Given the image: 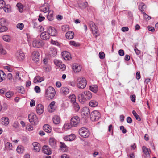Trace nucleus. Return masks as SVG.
Instances as JSON below:
<instances>
[{
  "label": "nucleus",
  "mask_w": 158,
  "mask_h": 158,
  "mask_svg": "<svg viewBox=\"0 0 158 158\" xmlns=\"http://www.w3.org/2000/svg\"><path fill=\"white\" fill-rule=\"evenodd\" d=\"M143 17L146 20H149L151 19V17L149 16L146 13L143 12Z\"/></svg>",
  "instance_id": "052dcab7"
},
{
  "label": "nucleus",
  "mask_w": 158,
  "mask_h": 158,
  "mask_svg": "<svg viewBox=\"0 0 158 158\" xmlns=\"http://www.w3.org/2000/svg\"><path fill=\"white\" fill-rule=\"evenodd\" d=\"M40 37L43 40H47L49 39L50 36L48 32L44 31L41 33Z\"/></svg>",
  "instance_id": "2eb2a0df"
},
{
  "label": "nucleus",
  "mask_w": 158,
  "mask_h": 158,
  "mask_svg": "<svg viewBox=\"0 0 158 158\" xmlns=\"http://www.w3.org/2000/svg\"><path fill=\"white\" fill-rule=\"evenodd\" d=\"M28 119L30 122L32 124L36 125L39 121L36 115L34 113H31L29 114Z\"/></svg>",
  "instance_id": "0eeeda50"
},
{
  "label": "nucleus",
  "mask_w": 158,
  "mask_h": 158,
  "mask_svg": "<svg viewBox=\"0 0 158 158\" xmlns=\"http://www.w3.org/2000/svg\"><path fill=\"white\" fill-rule=\"evenodd\" d=\"M98 102L96 100H91L89 103V105L91 107H95L98 105Z\"/></svg>",
  "instance_id": "c85d7f7f"
},
{
  "label": "nucleus",
  "mask_w": 158,
  "mask_h": 158,
  "mask_svg": "<svg viewBox=\"0 0 158 158\" xmlns=\"http://www.w3.org/2000/svg\"><path fill=\"white\" fill-rule=\"evenodd\" d=\"M62 31L65 32L69 30V26L67 25H64L62 26L61 27Z\"/></svg>",
  "instance_id": "a18cd8bd"
},
{
  "label": "nucleus",
  "mask_w": 158,
  "mask_h": 158,
  "mask_svg": "<svg viewBox=\"0 0 158 158\" xmlns=\"http://www.w3.org/2000/svg\"><path fill=\"white\" fill-rule=\"evenodd\" d=\"M16 6L18 8L19 11L20 12L22 13L23 12V6L21 3H17Z\"/></svg>",
  "instance_id": "72a5a7b5"
},
{
  "label": "nucleus",
  "mask_w": 158,
  "mask_h": 158,
  "mask_svg": "<svg viewBox=\"0 0 158 158\" xmlns=\"http://www.w3.org/2000/svg\"><path fill=\"white\" fill-rule=\"evenodd\" d=\"M43 153L47 155H50L51 153L50 148L47 146H44L42 148Z\"/></svg>",
  "instance_id": "aec40b11"
},
{
  "label": "nucleus",
  "mask_w": 158,
  "mask_h": 158,
  "mask_svg": "<svg viewBox=\"0 0 158 158\" xmlns=\"http://www.w3.org/2000/svg\"><path fill=\"white\" fill-rule=\"evenodd\" d=\"M48 19L50 21H52L53 19L52 12L50 11L48 13V15L47 16Z\"/></svg>",
  "instance_id": "4c0bfd02"
},
{
  "label": "nucleus",
  "mask_w": 158,
  "mask_h": 158,
  "mask_svg": "<svg viewBox=\"0 0 158 158\" xmlns=\"http://www.w3.org/2000/svg\"><path fill=\"white\" fill-rule=\"evenodd\" d=\"M36 112L39 114H41L43 113L44 107L41 104L37 105L36 107Z\"/></svg>",
  "instance_id": "4468645a"
},
{
  "label": "nucleus",
  "mask_w": 158,
  "mask_h": 158,
  "mask_svg": "<svg viewBox=\"0 0 158 158\" xmlns=\"http://www.w3.org/2000/svg\"><path fill=\"white\" fill-rule=\"evenodd\" d=\"M44 77H40L39 76H36L34 78L33 82L34 83L40 82L44 80Z\"/></svg>",
  "instance_id": "b1692460"
},
{
  "label": "nucleus",
  "mask_w": 158,
  "mask_h": 158,
  "mask_svg": "<svg viewBox=\"0 0 158 158\" xmlns=\"http://www.w3.org/2000/svg\"><path fill=\"white\" fill-rule=\"evenodd\" d=\"M6 74L5 73L1 70H0V82L2 81L3 80L5 79V77H6Z\"/></svg>",
  "instance_id": "473e14b6"
},
{
  "label": "nucleus",
  "mask_w": 158,
  "mask_h": 158,
  "mask_svg": "<svg viewBox=\"0 0 158 158\" xmlns=\"http://www.w3.org/2000/svg\"><path fill=\"white\" fill-rule=\"evenodd\" d=\"M72 127L70 124V123H67L65 124L64 125V127L66 129H69Z\"/></svg>",
  "instance_id": "6e6d98bb"
},
{
  "label": "nucleus",
  "mask_w": 158,
  "mask_h": 158,
  "mask_svg": "<svg viewBox=\"0 0 158 158\" xmlns=\"http://www.w3.org/2000/svg\"><path fill=\"white\" fill-rule=\"evenodd\" d=\"M50 55L52 56H54L56 54V50L53 48H51L49 52Z\"/></svg>",
  "instance_id": "7c9ffc66"
},
{
  "label": "nucleus",
  "mask_w": 158,
  "mask_h": 158,
  "mask_svg": "<svg viewBox=\"0 0 158 158\" xmlns=\"http://www.w3.org/2000/svg\"><path fill=\"white\" fill-rule=\"evenodd\" d=\"M40 10L41 12L45 13L48 12L49 10V5L47 3H44L40 8Z\"/></svg>",
  "instance_id": "9b49d317"
},
{
  "label": "nucleus",
  "mask_w": 158,
  "mask_h": 158,
  "mask_svg": "<svg viewBox=\"0 0 158 158\" xmlns=\"http://www.w3.org/2000/svg\"><path fill=\"white\" fill-rule=\"evenodd\" d=\"M66 37L69 40L73 39L74 37V33L70 31H68L66 34Z\"/></svg>",
  "instance_id": "5701e85b"
},
{
  "label": "nucleus",
  "mask_w": 158,
  "mask_h": 158,
  "mask_svg": "<svg viewBox=\"0 0 158 158\" xmlns=\"http://www.w3.org/2000/svg\"><path fill=\"white\" fill-rule=\"evenodd\" d=\"M2 39L4 41L7 42H9L11 40V37L9 35H4L2 37Z\"/></svg>",
  "instance_id": "58836bf2"
},
{
  "label": "nucleus",
  "mask_w": 158,
  "mask_h": 158,
  "mask_svg": "<svg viewBox=\"0 0 158 158\" xmlns=\"http://www.w3.org/2000/svg\"><path fill=\"white\" fill-rule=\"evenodd\" d=\"M69 44L71 45L75 46H77L79 45V44L78 43H76L74 41H70L69 42Z\"/></svg>",
  "instance_id": "09e8293b"
},
{
  "label": "nucleus",
  "mask_w": 158,
  "mask_h": 158,
  "mask_svg": "<svg viewBox=\"0 0 158 158\" xmlns=\"http://www.w3.org/2000/svg\"><path fill=\"white\" fill-rule=\"evenodd\" d=\"M50 145L53 148H55L56 147L57 141L54 138H50L49 140Z\"/></svg>",
  "instance_id": "f3484780"
},
{
  "label": "nucleus",
  "mask_w": 158,
  "mask_h": 158,
  "mask_svg": "<svg viewBox=\"0 0 158 158\" xmlns=\"http://www.w3.org/2000/svg\"><path fill=\"white\" fill-rule=\"evenodd\" d=\"M99 57L101 59H103L105 57V54L104 52H101L99 53Z\"/></svg>",
  "instance_id": "5fc2aeb1"
},
{
  "label": "nucleus",
  "mask_w": 158,
  "mask_h": 158,
  "mask_svg": "<svg viewBox=\"0 0 158 158\" xmlns=\"http://www.w3.org/2000/svg\"><path fill=\"white\" fill-rule=\"evenodd\" d=\"M90 114V110L89 108L86 107H84L82 111V114L88 117Z\"/></svg>",
  "instance_id": "6ab92c4d"
},
{
  "label": "nucleus",
  "mask_w": 158,
  "mask_h": 158,
  "mask_svg": "<svg viewBox=\"0 0 158 158\" xmlns=\"http://www.w3.org/2000/svg\"><path fill=\"white\" fill-rule=\"evenodd\" d=\"M26 130L29 131H32L33 130V127L30 125H27L26 127Z\"/></svg>",
  "instance_id": "4d7b16f0"
},
{
  "label": "nucleus",
  "mask_w": 158,
  "mask_h": 158,
  "mask_svg": "<svg viewBox=\"0 0 158 158\" xmlns=\"http://www.w3.org/2000/svg\"><path fill=\"white\" fill-rule=\"evenodd\" d=\"M75 135L74 134H72L68 136H65L64 139L65 141H71L74 140L75 138Z\"/></svg>",
  "instance_id": "412c9836"
},
{
  "label": "nucleus",
  "mask_w": 158,
  "mask_h": 158,
  "mask_svg": "<svg viewBox=\"0 0 158 158\" xmlns=\"http://www.w3.org/2000/svg\"><path fill=\"white\" fill-rule=\"evenodd\" d=\"M118 53L121 56H123L124 55V52L123 50L120 49L118 51Z\"/></svg>",
  "instance_id": "774afa93"
},
{
  "label": "nucleus",
  "mask_w": 158,
  "mask_h": 158,
  "mask_svg": "<svg viewBox=\"0 0 158 158\" xmlns=\"http://www.w3.org/2000/svg\"><path fill=\"white\" fill-rule=\"evenodd\" d=\"M62 55L63 58L65 60H69L71 58L69 53L66 51L62 52Z\"/></svg>",
  "instance_id": "dca6fc26"
},
{
  "label": "nucleus",
  "mask_w": 158,
  "mask_h": 158,
  "mask_svg": "<svg viewBox=\"0 0 158 158\" xmlns=\"http://www.w3.org/2000/svg\"><path fill=\"white\" fill-rule=\"evenodd\" d=\"M39 57V54L38 52L37 51H34L32 53L33 57Z\"/></svg>",
  "instance_id": "3c124183"
},
{
  "label": "nucleus",
  "mask_w": 158,
  "mask_h": 158,
  "mask_svg": "<svg viewBox=\"0 0 158 158\" xmlns=\"http://www.w3.org/2000/svg\"><path fill=\"white\" fill-rule=\"evenodd\" d=\"M56 94L55 90L52 87H49L45 90V96L49 99L53 98Z\"/></svg>",
  "instance_id": "f03ea898"
},
{
  "label": "nucleus",
  "mask_w": 158,
  "mask_h": 158,
  "mask_svg": "<svg viewBox=\"0 0 158 158\" xmlns=\"http://www.w3.org/2000/svg\"><path fill=\"white\" fill-rule=\"evenodd\" d=\"M16 58L17 60L19 61H22L25 58L24 53L21 51H18L15 54Z\"/></svg>",
  "instance_id": "9d476101"
},
{
  "label": "nucleus",
  "mask_w": 158,
  "mask_h": 158,
  "mask_svg": "<svg viewBox=\"0 0 158 158\" xmlns=\"http://www.w3.org/2000/svg\"><path fill=\"white\" fill-rule=\"evenodd\" d=\"M24 150V148L21 145H19L18 146L17 148V151L19 153H23Z\"/></svg>",
  "instance_id": "a19ab883"
},
{
  "label": "nucleus",
  "mask_w": 158,
  "mask_h": 158,
  "mask_svg": "<svg viewBox=\"0 0 158 158\" xmlns=\"http://www.w3.org/2000/svg\"><path fill=\"white\" fill-rule=\"evenodd\" d=\"M79 133L81 136L84 138L88 137L90 135L89 131L85 127H82L79 129Z\"/></svg>",
  "instance_id": "423d86ee"
},
{
  "label": "nucleus",
  "mask_w": 158,
  "mask_h": 158,
  "mask_svg": "<svg viewBox=\"0 0 158 158\" xmlns=\"http://www.w3.org/2000/svg\"><path fill=\"white\" fill-rule=\"evenodd\" d=\"M34 90L37 93H40V88L38 86H36L34 88Z\"/></svg>",
  "instance_id": "69168bd1"
},
{
  "label": "nucleus",
  "mask_w": 158,
  "mask_h": 158,
  "mask_svg": "<svg viewBox=\"0 0 158 158\" xmlns=\"http://www.w3.org/2000/svg\"><path fill=\"white\" fill-rule=\"evenodd\" d=\"M135 95L134 94L131 95L130 96V99L133 102H134L135 101Z\"/></svg>",
  "instance_id": "e2e57ef3"
},
{
  "label": "nucleus",
  "mask_w": 158,
  "mask_h": 158,
  "mask_svg": "<svg viewBox=\"0 0 158 158\" xmlns=\"http://www.w3.org/2000/svg\"><path fill=\"white\" fill-rule=\"evenodd\" d=\"M69 89L66 87H63L61 88L60 92L64 95L67 94L69 92Z\"/></svg>",
  "instance_id": "bb28decb"
},
{
  "label": "nucleus",
  "mask_w": 158,
  "mask_h": 158,
  "mask_svg": "<svg viewBox=\"0 0 158 158\" xmlns=\"http://www.w3.org/2000/svg\"><path fill=\"white\" fill-rule=\"evenodd\" d=\"M0 53L2 55H5L6 54V52L5 50H4L1 44H0Z\"/></svg>",
  "instance_id": "c03bdc74"
},
{
  "label": "nucleus",
  "mask_w": 158,
  "mask_h": 158,
  "mask_svg": "<svg viewBox=\"0 0 158 158\" xmlns=\"http://www.w3.org/2000/svg\"><path fill=\"white\" fill-rule=\"evenodd\" d=\"M2 123L3 125H7L9 123V119L7 117H3L1 119Z\"/></svg>",
  "instance_id": "c756f323"
},
{
  "label": "nucleus",
  "mask_w": 158,
  "mask_h": 158,
  "mask_svg": "<svg viewBox=\"0 0 158 158\" xmlns=\"http://www.w3.org/2000/svg\"><path fill=\"white\" fill-rule=\"evenodd\" d=\"M89 89L92 92L96 93L98 91V88L97 85H94L92 86H90Z\"/></svg>",
  "instance_id": "2f4dec72"
},
{
  "label": "nucleus",
  "mask_w": 158,
  "mask_h": 158,
  "mask_svg": "<svg viewBox=\"0 0 158 158\" xmlns=\"http://www.w3.org/2000/svg\"><path fill=\"white\" fill-rule=\"evenodd\" d=\"M101 117L100 113L97 110H94L92 112L90 115V118L93 121L98 120Z\"/></svg>",
  "instance_id": "39448f33"
},
{
  "label": "nucleus",
  "mask_w": 158,
  "mask_h": 158,
  "mask_svg": "<svg viewBox=\"0 0 158 158\" xmlns=\"http://www.w3.org/2000/svg\"><path fill=\"white\" fill-rule=\"evenodd\" d=\"M58 67L60 68L62 70V71H64L66 69L65 65L64 64H62V63L59 65Z\"/></svg>",
  "instance_id": "13d9d810"
},
{
  "label": "nucleus",
  "mask_w": 158,
  "mask_h": 158,
  "mask_svg": "<svg viewBox=\"0 0 158 158\" xmlns=\"http://www.w3.org/2000/svg\"><path fill=\"white\" fill-rule=\"evenodd\" d=\"M89 24L94 35L97 37L99 35V34L97 32L96 26L94 23L92 21L89 22Z\"/></svg>",
  "instance_id": "1a4fd4ad"
},
{
  "label": "nucleus",
  "mask_w": 158,
  "mask_h": 158,
  "mask_svg": "<svg viewBox=\"0 0 158 158\" xmlns=\"http://www.w3.org/2000/svg\"><path fill=\"white\" fill-rule=\"evenodd\" d=\"M48 32L49 36H56L57 35L56 30L52 27H50L48 28Z\"/></svg>",
  "instance_id": "f8f14e48"
},
{
  "label": "nucleus",
  "mask_w": 158,
  "mask_h": 158,
  "mask_svg": "<svg viewBox=\"0 0 158 158\" xmlns=\"http://www.w3.org/2000/svg\"><path fill=\"white\" fill-rule=\"evenodd\" d=\"M120 130L122 131V132L123 133H126L127 132V130L124 128L123 126H121L120 127Z\"/></svg>",
  "instance_id": "0e129e2a"
},
{
  "label": "nucleus",
  "mask_w": 158,
  "mask_h": 158,
  "mask_svg": "<svg viewBox=\"0 0 158 158\" xmlns=\"http://www.w3.org/2000/svg\"><path fill=\"white\" fill-rule=\"evenodd\" d=\"M17 27L18 28H19L20 30L22 29L24 27V25L22 23H19L17 25Z\"/></svg>",
  "instance_id": "603ef678"
},
{
  "label": "nucleus",
  "mask_w": 158,
  "mask_h": 158,
  "mask_svg": "<svg viewBox=\"0 0 158 158\" xmlns=\"http://www.w3.org/2000/svg\"><path fill=\"white\" fill-rule=\"evenodd\" d=\"M72 105L75 111L77 112L80 109V106L78 103L76 102L73 103Z\"/></svg>",
  "instance_id": "f704fd0d"
},
{
  "label": "nucleus",
  "mask_w": 158,
  "mask_h": 158,
  "mask_svg": "<svg viewBox=\"0 0 158 158\" xmlns=\"http://www.w3.org/2000/svg\"><path fill=\"white\" fill-rule=\"evenodd\" d=\"M146 7L144 3H142L140 5V10L143 12L144 11V9H145Z\"/></svg>",
  "instance_id": "37998d69"
},
{
  "label": "nucleus",
  "mask_w": 158,
  "mask_h": 158,
  "mask_svg": "<svg viewBox=\"0 0 158 158\" xmlns=\"http://www.w3.org/2000/svg\"><path fill=\"white\" fill-rule=\"evenodd\" d=\"M60 147L61 149L63 151L65 152L67 150V147L64 143L60 142Z\"/></svg>",
  "instance_id": "e433bc0d"
},
{
  "label": "nucleus",
  "mask_w": 158,
  "mask_h": 158,
  "mask_svg": "<svg viewBox=\"0 0 158 158\" xmlns=\"http://www.w3.org/2000/svg\"><path fill=\"white\" fill-rule=\"evenodd\" d=\"M44 17L42 16V15L41 14H40L38 20L40 22H41L44 20Z\"/></svg>",
  "instance_id": "338daca9"
},
{
  "label": "nucleus",
  "mask_w": 158,
  "mask_h": 158,
  "mask_svg": "<svg viewBox=\"0 0 158 158\" xmlns=\"http://www.w3.org/2000/svg\"><path fill=\"white\" fill-rule=\"evenodd\" d=\"M6 24V20L4 18L0 19V25L4 26Z\"/></svg>",
  "instance_id": "de8ad7c7"
},
{
  "label": "nucleus",
  "mask_w": 158,
  "mask_h": 158,
  "mask_svg": "<svg viewBox=\"0 0 158 158\" xmlns=\"http://www.w3.org/2000/svg\"><path fill=\"white\" fill-rule=\"evenodd\" d=\"M3 9L5 12H10L11 10L10 6L9 5H6L4 7Z\"/></svg>",
  "instance_id": "ea45409f"
},
{
  "label": "nucleus",
  "mask_w": 158,
  "mask_h": 158,
  "mask_svg": "<svg viewBox=\"0 0 158 158\" xmlns=\"http://www.w3.org/2000/svg\"><path fill=\"white\" fill-rule=\"evenodd\" d=\"M53 123L55 124H58L60 122V118L59 116L57 115L55 116L52 119Z\"/></svg>",
  "instance_id": "a878e982"
},
{
  "label": "nucleus",
  "mask_w": 158,
  "mask_h": 158,
  "mask_svg": "<svg viewBox=\"0 0 158 158\" xmlns=\"http://www.w3.org/2000/svg\"><path fill=\"white\" fill-rule=\"evenodd\" d=\"M5 148L6 149L11 150L12 148V145L10 143L7 142L5 144Z\"/></svg>",
  "instance_id": "79ce46f5"
},
{
  "label": "nucleus",
  "mask_w": 158,
  "mask_h": 158,
  "mask_svg": "<svg viewBox=\"0 0 158 158\" xmlns=\"http://www.w3.org/2000/svg\"><path fill=\"white\" fill-rule=\"evenodd\" d=\"M2 26L0 27V32L5 31L7 30V28L5 25Z\"/></svg>",
  "instance_id": "49530a36"
},
{
  "label": "nucleus",
  "mask_w": 158,
  "mask_h": 158,
  "mask_svg": "<svg viewBox=\"0 0 158 158\" xmlns=\"http://www.w3.org/2000/svg\"><path fill=\"white\" fill-rule=\"evenodd\" d=\"M54 62L55 64L58 66L61 63V62L60 60H55Z\"/></svg>",
  "instance_id": "680f3d73"
},
{
  "label": "nucleus",
  "mask_w": 158,
  "mask_h": 158,
  "mask_svg": "<svg viewBox=\"0 0 158 158\" xmlns=\"http://www.w3.org/2000/svg\"><path fill=\"white\" fill-rule=\"evenodd\" d=\"M14 94L12 92H6L5 95L8 98H10L13 96Z\"/></svg>",
  "instance_id": "8fccbe9b"
},
{
  "label": "nucleus",
  "mask_w": 158,
  "mask_h": 158,
  "mask_svg": "<svg viewBox=\"0 0 158 158\" xmlns=\"http://www.w3.org/2000/svg\"><path fill=\"white\" fill-rule=\"evenodd\" d=\"M32 45L33 47L35 48H40L44 45V44L41 40L37 39L33 41Z\"/></svg>",
  "instance_id": "6e6552de"
},
{
  "label": "nucleus",
  "mask_w": 158,
  "mask_h": 158,
  "mask_svg": "<svg viewBox=\"0 0 158 158\" xmlns=\"http://www.w3.org/2000/svg\"><path fill=\"white\" fill-rule=\"evenodd\" d=\"M55 101H52L49 104L48 107V110L50 112H52L55 110Z\"/></svg>",
  "instance_id": "a211bd4d"
},
{
  "label": "nucleus",
  "mask_w": 158,
  "mask_h": 158,
  "mask_svg": "<svg viewBox=\"0 0 158 158\" xmlns=\"http://www.w3.org/2000/svg\"><path fill=\"white\" fill-rule=\"evenodd\" d=\"M69 99H70L71 102L72 104L76 102V97L74 94H72L69 96Z\"/></svg>",
  "instance_id": "c9c22d12"
},
{
  "label": "nucleus",
  "mask_w": 158,
  "mask_h": 158,
  "mask_svg": "<svg viewBox=\"0 0 158 158\" xmlns=\"http://www.w3.org/2000/svg\"><path fill=\"white\" fill-rule=\"evenodd\" d=\"M34 147V150L36 152H38L40 150L41 146L37 142H35L33 143Z\"/></svg>",
  "instance_id": "4be33fe9"
},
{
  "label": "nucleus",
  "mask_w": 158,
  "mask_h": 158,
  "mask_svg": "<svg viewBox=\"0 0 158 158\" xmlns=\"http://www.w3.org/2000/svg\"><path fill=\"white\" fill-rule=\"evenodd\" d=\"M81 7L82 8H85L88 5V3L86 2H84L81 4Z\"/></svg>",
  "instance_id": "bf43d9fd"
},
{
  "label": "nucleus",
  "mask_w": 158,
  "mask_h": 158,
  "mask_svg": "<svg viewBox=\"0 0 158 158\" xmlns=\"http://www.w3.org/2000/svg\"><path fill=\"white\" fill-rule=\"evenodd\" d=\"M72 68L75 72H80L81 69V66L77 64H73Z\"/></svg>",
  "instance_id": "ddd939ff"
},
{
  "label": "nucleus",
  "mask_w": 158,
  "mask_h": 158,
  "mask_svg": "<svg viewBox=\"0 0 158 158\" xmlns=\"http://www.w3.org/2000/svg\"><path fill=\"white\" fill-rule=\"evenodd\" d=\"M76 82L77 86L81 89L85 88L87 85L86 79L82 77H79L77 78Z\"/></svg>",
  "instance_id": "7ed1b4c3"
},
{
  "label": "nucleus",
  "mask_w": 158,
  "mask_h": 158,
  "mask_svg": "<svg viewBox=\"0 0 158 158\" xmlns=\"http://www.w3.org/2000/svg\"><path fill=\"white\" fill-rule=\"evenodd\" d=\"M143 151L144 153L147 156H149L150 155V150L149 148H147L145 146H143L142 147Z\"/></svg>",
  "instance_id": "cd10ccee"
},
{
  "label": "nucleus",
  "mask_w": 158,
  "mask_h": 158,
  "mask_svg": "<svg viewBox=\"0 0 158 158\" xmlns=\"http://www.w3.org/2000/svg\"><path fill=\"white\" fill-rule=\"evenodd\" d=\"M80 119L77 116H73L70 121V124L73 127H77L80 123Z\"/></svg>",
  "instance_id": "20e7f679"
},
{
  "label": "nucleus",
  "mask_w": 158,
  "mask_h": 158,
  "mask_svg": "<svg viewBox=\"0 0 158 158\" xmlns=\"http://www.w3.org/2000/svg\"><path fill=\"white\" fill-rule=\"evenodd\" d=\"M92 97V95L91 92L89 91H85L79 94L78 98L79 101L82 104H84L87 100H90Z\"/></svg>",
  "instance_id": "f257e3e1"
},
{
  "label": "nucleus",
  "mask_w": 158,
  "mask_h": 158,
  "mask_svg": "<svg viewBox=\"0 0 158 158\" xmlns=\"http://www.w3.org/2000/svg\"><path fill=\"white\" fill-rule=\"evenodd\" d=\"M43 129L45 132L48 133L51 132L52 131L51 127L47 124H45L44 126Z\"/></svg>",
  "instance_id": "393cba45"
},
{
  "label": "nucleus",
  "mask_w": 158,
  "mask_h": 158,
  "mask_svg": "<svg viewBox=\"0 0 158 158\" xmlns=\"http://www.w3.org/2000/svg\"><path fill=\"white\" fill-rule=\"evenodd\" d=\"M5 2L3 0H0V9H2L5 6Z\"/></svg>",
  "instance_id": "864d4df0"
}]
</instances>
